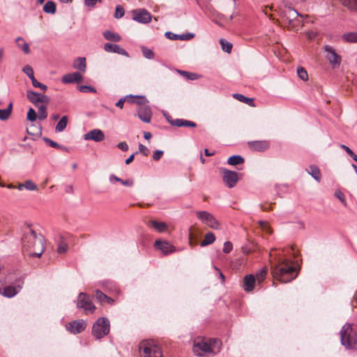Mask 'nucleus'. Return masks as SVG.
Instances as JSON below:
<instances>
[{
    "mask_svg": "<svg viewBox=\"0 0 357 357\" xmlns=\"http://www.w3.org/2000/svg\"><path fill=\"white\" fill-rule=\"evenodd\" d=\"M271 263V274L275 279L282 282H289L295 279L298 275L296 268L291 260L282 258L278 254Z\"/></svg>",
    "mask_w": 357,
    "mask_h": 357,
    "instance_id": "obj_1",
    "label": "nucleus"
},
{
    "mask_svg": "<svg viewBox=\"0 0 357 357\" xmlns=\"http://www.w3.org/2000/svg\"><path fill=\"white\" fill-rule=\"evenodd\" d=\"M221 342L218 339L197 337L194 340L193 352L198 356H207L220 351Z\"/></svg>",
    "mask_w": 357,
    "mask_h": 357,
    "instance_id": "obj_2",
    "label": "nucleus"
},
{
    "mask_svg": "<svg viewBox=\"0 0 357 357\" xmlns=\"http://www.w3.org/2000/svg\"><path fill=\"white\" fill-rule=\"evenodd\" d=\"M22 249L26 251L35 250L37 246H40L44 243V237L37 233L30 225H26L22 229V236L21 238Z\"/></svg>",
    "mask_w": 357,
    "mask_h": 357,
    "instance_id": "obj_3",
    "label": "nucleus"
},
{
    "mask_svg": "<svg viewBox=\"0 0 357 357\" xmlns=\"http://www.w3.org/2000/svg\"><path fill=\"white\" fill-rule=\"evenodd\" d=\"M341 344L347 349H357V333L349 324H344L340 331Z\"/></svg>",
    "mask_w": 357,
    "mask_h": 357,
    "instance_id": "obj_4",
    "label": "nucleus"
},
{
    "mask_svg": "<svg viewBox=\"0 0 357 357\" xmlns=\"http://www.w3.org/2000/svg\"><path fill=\"white\" fill-rule=\"evenodd\" d=\"M109 326L107 318H98L93 326L92 334L96 339H101L109 333Z\"/></svg>",
    "mask_w": 357,
    "mask_h": 357,
    "instance_id": "obj_5",
    "label": "nucleus"
},
{
    "mask_svg": "<svg viewBox=\"0 0 357 357\" xmlns=\"http://www.w3.org/2000/svg\"><path fill=\"white\" fill-rule=\"evenodd\" d=\"M77 307V308L83 309L86 314H93L96 309L90 296L84 292H81L78 295Z\"/></svg>",
    "mask_w": 357,
    "mask_h": 357,
    "instance_id": "obj_6",
    "label": "nucleus"
},
{
    "mask_svg": "<svg viewBox=\"0 0 357 357\" xmlns=\"http://www.w3.org/2000/svg\"><path fill=\"white\" fill-rule=\"evenodd\" d=\"M141 357H155L156 341L154 340H145L139 344Z\"/></svg>",
    "mask_w": 357,
    "mask_h": 357,
    "instance_id": "obj_7",
    "label": "nucleus"
},
{
    "mask_svg": "<svg viewBox=\"0 0 357 357\" xmlns=\"http://www.w3.org/2000/svg\"><path fill=\"white\" fill-rule=\"evenodd\" d=\"M24 276H21L15 280V285H9L0 289V294L7 298H13L22 289Z\"/></svg>",
    "mask_w": 357,
    "mask_h": 357,
    "instance_id": "obj_8",
    "label": "nucleus"
},
{
    "mask_svg": "<svg viewBox=\"0 0 357 357\" xmlns=\"http://www.w3.org/2000/svg\"><path fill=\"white\" fill-rule=\"evenodd\" d=\"M197 217L209 227L213 229H218L220 228V223L215 218V217L208 211H199L196 213Z\"/></svg>",
    "mask_w": 357,
    "mask_h": 357,
    "instance_id": "obj_9",
    "label": "nucleus"
},
{
    "mask_svg": "<svg viewBox=\"0 0 357 357\" xmlns=\"http://www.w3.org/2000/svg\"><path fill=\"white\" fill-rule=\"evenodd\" d=\"M284 17L288 20L289 25L292 27H297L301 24V20L298 17H302L294 8H287L283 12Z\"/></svg>",
    "mask_w": 357,
    "mask_h": 357,
    "instance_id": "obj_10",
    "label": "nucleus"
},
{
    "mask_svg": "<svg viewBox=\"0 0 357 357\" xmlns=\"http://www.w3.org/2000/svg\"><path fill=\"white\" fill-rule=\"evenodd\" d=\"M324 51L326 58L332 64L333 67H339L342 61V57L336 52L335 50L332 46L325 45Z\"/></svg>",
    "mask_w": 357,
    "mask_h": 357,
    "instance_id": "obj_11",
    "label": "nucleus"
},
{
    "mask_svg": "<svg viewBox=\"0 0 357 357\" xmlns=\"http://www.w3.org/2000/svg\"><path fill=\"white\" fill-rule=\"evenodd\" d=\"M26 96L29 100L37 107L38 106H40L38 105L39 103H45L47 105L50 100L47 96L31 90H28L26 91Z\"/></svg>",
    "mask_w": 357,
    "mask_h": 357,
    "instance_id": "obj_12",
    "label": "nucleus"
},
{
    "mask_svg": "<svg viewBox=\"0 0 357 357\" xmlns=\"http://www.w3.org/2000/svg\"><path fill=\"white\" fill-rule=\"evenodd\" d=\"M130 13L132 19L139 23L146 24L151 20V14L144 8L132 10Z\"/></svg>",
    "mask_w": 357,
    "mask_h": 357,
    "instance_id": "obj_13",
    "label": "nucleus"
},
{
    "mask_svg": "<svg viewBox=\"0 0 357 357\" xmlns=\"http://www.w3.org/2000/svg\"><path fill=\"white\" fill-rule=\"evenodd\" d=\"M163 115L165 117L166 120L172 126L192 128H195L197 126V124L193 121H190L183 119H173L171 115L167 112H163Z\"/></svg>",
    "mask_w": 357,
    "mask_h": 357,
    "instance_id": "obj_14",
    "label": "nucleus"
},
{
    "mask_svg": "<svg viewBox=\"0 0 357 357\" xmlns=\"http://www.w3.org/2000/svg\"><path fill=\"white\" fill-rule=\"evenodd\" d=\"M222 174V179L224 183L229 187H234L238 180L237 173L234 171H230L227 169H222L221 170Z\"/></svg>",
    "mask_w": 357,
    "mask_h": 357,
    "instance_id": "obj_15",
    "label": "nucleus"
},
{
    "mask_svg": "<svg viewBox=\"0 0 357 357\" xmlns=\"http://www.w3.org/2000/svg\"><path fill=\"white\" fill-rule=\"evenodd\" d=\"M86 326V322L82 319H79L68 323L66 328L70 333L73 334H78L84 331Z\"/></svg>",
    "mask_w": 357,
    "mask_h": 357,
    "instance_id": "obj_16",
    "label": "nucleus"
},
{
    "mask_svg": "<svg viewBox=\"0 0 357 357\" xmlns=\"http://www.w3.org/2000/svg\"><path fill=\"white\" fill-rule=\"evenodd\" d=\"M126 101L130 103H136L137 105H142L144 102V97L141 96L132 95L126 96L125 98H121L116 103V106L122 109Z\"/></svg>",
    "mask_w": 357,
    "mask_h": 357,
    "instance_id": "obj_17",
    "label": "nucleus"
},
{
    "mask_svg": "<svg viewBox=\"0 0 357 357\" xmlns=\"http://www.w3.org/2000/svg\"><path fill=\"white\" fill-rule=\"evenodd\" d=\"M105 134L100 129H93L84 135L85 140H93L96 142H100L105 139Z\"/></svg>",
    "mask_w": 357,
    "mask_h": 357,
    "instance_id": "obj_18",
    "label": "nucleus"
},
{
    "mask_svg": "<svg viewBox=\"0 0 357 357\" xmlns=\"http://www.w3.org/2000/svg\"><path fill=\"white\" fill-rule=\"evenodd\" d=\"M249 148L255 151H264L269 149L270 142L268 140H259L248 142Z\"/></svg>",
    "mask_w": 357,
    "mask_h": 357,
    "instance_id": "obj_19",
    "label": "nucleus"
},
{
    "mask_svg": "<svg viewBox=\"0 0 357 357\" xmlns=\"http://www.w3.org/2000/svg\"><path fill=\"white\" fill-rule=\"evenodd\" d=\"M145 102V101L144 102ZM138 116L139 118L145 123L150 122L151 117V112L150 108L145 105L144 103L142 105H138Z\"/></svg>",
    "mask_w": 357,
    "mask_h": 357,
    "instance_id": "obj_20",
    "label": "nucleus"
},
{
    "mask_svg": "<svg viewBox=\"0 0 357 357\" xmlns=\"http://www.w3.org/2000/svg\"><path fill=\"white\" fill-rule=\"evenodd\" d=\"M158 250H160L164 255L173 253L175 251V247L167 241L158 239Z\"/></svg>",
    "mask_w": 357,
    "mask_h": 357,
    "instance_id": "obj_21",
    "label": "nucleus"
},
{
    "mask_svg": "<svg viewBox=\"0 0 357 357\" xmlns=\"http://www.w3.org/2000/svg\"><path fill=\"white\" fill-rule=\"evenodd\" d=\"M103 49L107 52L116 53L126 56H129L126 50L116 44L107 43L104 45Z\"/></svg>",
    "mask_w": 357,
    "mask_h": 357,
    "instance_id": "obj_22",
    "label": "nucleus"
},
{
    "mask_svg": "<svg viewBox=\"0 0 357 357\" xmlns=\"http://www.w3.org/2000/svg\"><path fill=\"white\" fill-rule=\"evenodd\" d=\"M83 76L79 72L68 73L62 77L61 81L64 84L79 83L82 81Z\"/></svg>",
    "mask_w": 357,
    "mask_h": 357,
    "instance_id": "obj_23",
    "label": "nucleus"
},
{
    "mask_svg": "<svg viewBox=\"0 0 357 357\" xmlns=\"http://www.w3.org/2000/svg\"><path fill=\"white\" fill-rule=\"evenodd\" d=\"M165 37L169 40H189L194 38L195 35L191 33H187L184 34H176L170 31H167L165 34Z\"/></svg>",
    "mask_w": 357,
    "mask_h": 357,
    "instance_id": "obj_24",
    "label": "nucleus"
},
{
    "mask_svg": "<svg viewBox=\"0 0 357 357\" xmlns=\"http://www.w3.org/2000/svg\"><path fill=\"white\" fill-rule=\"evenodd\" d=\"M255 277L253 275H247L243 280V289L245 291H251L253 290L255 284Z\"/></svg>",
    "mask_w": 357,
    "mask_h": 357,
    "instance_id": "obj_25",
    "label": "nucleus"
},
{
    "mask_svg": "<svg viewBox=\"0 0 357 357\" xmlns=\"http://www.w3.org/2000/svg\"><path fill=\"white\" fill-rule=\"evenodd\" d=\"M73 66L75 69L84 73L86 68V59L84 57H78L74 61Z\"/></svg>",
    "mask_w": 357,
    "mask_h": 357,
    "instance_id": "obj_26",
    "label": "nucleus"
},
{
    "mask_svg": "<svg viewBox=\"0 0 357 357\" xmlns=\"http://www.w3.org/2000/svg\"><path fill=\"white\" fill-rule=\"evenodd\" d=\"M308 174H310L317 182H320L321 174L319 167L314 165L309 166V169L307 170Z\"/></svg>",
    "mask_w": 357,
    "mask_h": 357,
    "instance_id": "obj_27",
    "label": "nucleus"
},
{
    "mask_svg": "<svg viewBox=\"0 0 357 357\" xmlns=\"http://www.w3.org/2000/svg\"><path fill=\"white\" fill-rule=\"evenodd\" d=\"M103 36L106 40L112 42H119L121 40V37L119 33L112 32L109 30L103 32Z\"/></svg>",
    "mask_w": 357,
    "mask_h": 357,
    "instance_id": "obj_28",
    "label": "nucleus"
},
{
    "mask_svg": "<svg viewBox=\"0 0 357 357\" xmlns=\"http://www.w3.org/2000/svg\"><path fill=\"white\" fill-rule=\"evenodd\" d=\"M233 97L238 101L244 102L249 106L255 107L254 100L252 98L245 97V96L240 93H234Z\"/></svg>",
    "mask_w": 357,
    "mask_h": 357,
    "instance_id": "obj_29",
    "label": "nucleus"
},
{
    "mask_svg": "<svg viewBox=\"0 0 357 357\" xmlns=\"http://www.w3.org/2000/svg\"><path fill=\"white\" fill-rule=\"evenodd\" d=\"M68 120V119L67 116H63L59 120V121L57 123L55 127V131L56 132H63L67 126Z\"/></svg>",
    "mask_w": 357,
    "mask_h": 357,
    "instance_id": "obj_30",
    "label": "nucleus"
},
{
    "mask_svg": "<svg viewBox=\"0 0 357 357\" xmlns=\"http://www.w3.org/2000/svg\"><path fill=\"white\" fill-rule=\"evenodd\" d=\"M215 241V234L213 232H208L207 234H206L204 240L201 241L200 245L202 247H204L208 245L212 244Z\"/></svg>",
    "mask_w": 357,
    "mask_h": 357,
    "instance_id": "obj_31",
    "label": "nucleus"
},
{
    "mask_svg": "<svg viewBox=\"0 0 357 357\" xmlns=\"http://www.w3.org/2000/svg\"><path fill=\"white\" fill-rule=\"evenodd\" d=\"M56 10V3L52 1H48L43 6V11L48 14H54Z\"/></svg>",
    "mask_w": 357,
    "mask_h": 357,
    "instance_id": "obj_32",
    "label": "nucleus"
},
{
    "mask_svg": "<svg viewBox=\"0 0 357 357\" xmlns=\"http://www.w3.org/2000/svg\"><path fill=\"white\" fill-rule=\"evenodd\" d=\"M341 2L351 11L357 12V0H341Z\"/></svg>",
    "mask_w": 357,
    "mask_h": 357,
    "instance_id": "obj_33",
    "label": "nucleus"
},
{
    "mask_svg": "<svg viewBox=\"0 0 357 357\" xmlns=\"http://www.w3.org/2000/svg\"><path fill=\"white\" fill-rule=\"evenodd\" d=\"M244 162V158L239 155H232L229 157L227 160L228 164L233 166L243 164Z\"/></svg>",
    "mask_w": 357,
    "mask_h": 357,
    "instance_id": "obj_34",
    "label": "nucleus"
},
{
    "mask_svg": "<svg viewBox=\"0 0 357 357\" xmlns=\"http://www.w3.org/2000/svg\"><path fill=\"white\" fill-rule=\"evenodd\" d=\"M177 72L186 79L195 80L197 79L200 75L197 73H190L185 70H178Z\"/></svg>",
    "mask_w": 357,
    "mask_h": 357,
    "instance_id": "obj_35",
    "label": "nucleus"
},
{
    "mask_svg": "<svg viewBox=\"0 0 357 357\" xmlns=\"http://www.w3.org/2000/svg\"><path fill=\"white\" fill-rule=\"evenodd\" d=\"M342 39L347 43H357V32H349L342 36Z\"/></svg>",
    "mask_w": 357,
    "mask_h": 357,
    "instance_id": "obj_36",
    "label": "nucleus"
},
{
    "mask_svg": "<svg viewBox=\"0 0 357 357\" xmlns=\"http://www.w3.org/2000/svg\"><path fill=\"white\" fill-rule=\"evenodd\" d=\"M12 103H10L6 109H0V120L6 121L9 118L12 112Z\"/></svg>",
    "mask_w": 357,
    "mask_h": 357,
    "instance_id": "obj_37",
    "label": "nucleus"
},
{
    "mask_svg": "<svg viewBox=\"0 0 357 357\" xmlns=\"http://www.w3.org/2000/svg\"><path fill=\"white\" fill-rule=\"evenodd\" d=\"M38 119L43 121L47 116V106L45 105H40L38 106Z\"/></svg>",
    "mask_w": 357,
    "mask_h": 357,
    "instance_id": "obj_38",
    "label": "nucleus"
},
{
    "mask_svg": "<svg viewBox=\"0 0 357 357\" xmlns=\"http://www.w3.org/2000/svg\"><path fill=\"white\" fill-rule=\"evenodd\" d=\"M220 44L221 45L222 50L227 53H230L232 49V44L226 40L221 38L220 40Z\"/></svg>",
    "mask_w": 357,
    "mask_h": 357,
    "instance_id": "obj_39",
    "label": "nucleus"
},
{
    "mask_svg": "<svg viewBox=\"0 0 357 357\" xmlns=\"http://www.w3.org/2000/svg\"><path fill=\"white\" fill-rule=\"evenodd\" d=\"M44 250H45L44 243H42L41 247L37 246L36 250L29 251V255L31 257H40L42 255V254L43 253Z\"/></svg>",
    "mask_w": 357,
    "mask_h": 357,
    "instance_id": "obj_40",
    "label": "nucleus"
},
{
    "mask_svg": "<svg viewBox=\"0 0 357 357\" xmlns=\"http://www.w3.org/2000/svg\"><path fill=\"white\" fill-rule=\"evenodd\" d=\"M68 248V244L66 243L64 238L61 236L57 248V252L59 254H63L67 251Z\"/></svg>",
    "mask_w": 357,
    "mask_h": 357,
    "instance_id": "obj_41",
    "label": "nucleus"
},
{
    "mask_svg": "<svg viewBox=\"0 0 357 357\" xmlns=\"http://www.w3.org/2000/svg\"><path fill=\"white\" fill-rule=\"evenodd\" d=\"M78 90L82 93H96V89L91 86L87 85H81L78 86Z\"/></svg>",
    "mask_w": 357,
    "mask_h": 357,
    "instance_id": "obj_42",
    "label": "nucleus"
},
{
    "mask_svg": "<svg viewBox=\"0 0 357 357\" xmlns=\"http://www.w3.org/2000/svg\"><path fill=\"white\" fill-rule=\"evenodd\" d=\"M142 52L145 58L149 59L154 58L155 54L153 50L143 46L142 47Z\"/></svg>",
    "mask_w": 357,
    "mask_h": 357,
    "instance_id": "obj_43",
    "label": "nucleus"
},
{
    "mask_svg": "<svg viewBox=\"0 0 357 357\" xmlns=\"http://www.w3.org/2000/svg\"><path fill=\"white\" fill-rule=\"evenodd\" d=\"M298 76L303 81L308 79V75L306 70L303 67H299L297 69Z\"/></svg>",
    "mask_w": 357,
    "mask_h": 357,
    "instance_id": "obj_44",
    "label": "nucleus"
},
{
    "mask_svg": "<svg viewBox=\"0 0 357 357\" xmlns=\"http://www.w3.org/2000/svg\"><path fill=\"white\" fill-rule=\"evenodd\" d=\"M22 71L30 78L31 80L34 79L33 70L29 65H26L22 68Z\"/></svg>",
    "mask_w": 357,
    "mask_h": 357,
    "instance_id": "obj_45",
    "label": "nucleus"
},
{
    "mask_svg": "<svg viewBox=\"0 0 357 357\" xmlns=\"http://www.w3.org/2000/svg\"><path fill=\"white\" fill-rule=\"evenodd\" d=\"M95 296L98 302L103 303H105L107 296L102 293L100 290L98 289L96 291Z\"/></svg>",
    "mask_w": 357,
    "mask_h": 357,
    "instance_id": "obj_46",
    "label": "nucleus"
},
{
    "mask_svg": "<svg viewBox=\"0 0 357 357\" xmlns=\"http://www.w3.org/2000/svg\"><path fill=\"white\" fill-rule=\"evenodd\" d=\"M341 149L344 150L346 153L351 156L356 162H357V155H356L354 151L347 146L341 144L340 145Z\"/></svg>",
    "mask_w": 357,
    "mask_h": 357,
    "instance_id": "obj_47",
    "label": "nucleus"
},
{
    "mask_svg": "<svg viewBox=\"0 0 357 357\" xmlns=\"http://www.w3.org/2000/svg\"><path fill=\"white\" fill-rule=\"evenodd\" d=\"M38 118L36 111L33 108H29L27 112V119L31 122H33Z\"/></svg>",
    "mask_w": 357,
    "mask_h": 357,
    "instance_id": "obj_48",
    "label": "nucleus"
},
{
    "mask_svg": "<svg viewBox=\"0 0 357 357\" xmlns=\"http://www.w3.org/2000/svg\"><path fill=\"white\" fill-rule=\"evenodd\" d=\"M32 85L36 88L40 89L43 91H45L47 89V86L45 84H43L38 82L36 78L32 79L31 80Z\"/></svg>",
    "mask_w": 357,
    "mask_h": 357,
    "instance_id": "obj_49",
    "label": "nucleus"
},
{
    "mask_svg": "<svg viewBox=\"0 0 357 357\" xmlns=\"http://www.w3.org/2000/svg\"><path fill=\"white\" fill-rule=\"evenodd\" d=\"M335 197L338 199L344 206H347V202L344 193L341 190L335 192Z\"/></svg>",
    "mask_w": 357,
    "mask_h": 357,
    "instance_id": "obj_50",
    "label": "nucleus"
},
{
    "mask_svg": "<svg viewBox=\"0 0 357 357\" xmlns=\"http://www.w3.org/2000/svg\"><path fill=\"white\" fill-rule=\"evenodd\" d=\"M24 188L29 190H37V185L31 181L27 180L24 183Z\"/></svg>",
    "mask_w": 357,
    "mask_h": 357,
    "instance_id": "obj_51",
    "label": "nucleus"
},
{
    "mask_svg": "<svg viewBox=\"0 0 357 357\" xmlns=\"http://www.w3.org/2000/svg\"><path fill=\"white\" fill-rule=\"evenodd\" d=\"M125 11L122 6H116L115 9L114 17L116 18H121L124 15Z\"/></svg>",
    "mask_w": 357,
    "mask_h": 357,
    "instance_id": "obj_52",
    "label": "nucleus"
},
{
    "mask_svg": "<svg viewBox=\"0 0 357 357\" xmlns=\"http://www.w3.org/2000/svg\"><path fill=\"white\" fill-rule=\"evenodd\" d=\"M266 274H267L266 268H263L257 274V279L259 281V282L263 281L265 279Z\"/></svg>",
    "mask_w": 357,
    "mask_h": 357,
    "instance_id": "obj_53",
    "label": "nucleus"
},
{
    "mask_svg": "<svg viewBox=\"0 0 357 357\" xmlns=\"http://www.w3.org/2000/svg\"><path fill=\"white\" fill-rule=\"evenodd\" d=\"M18 47L20 48L25 54L30 53L29 45L25 40H24L22 44H18Z\"/></svg>",
    "mask_w": 357,
    "mask_h": 357,
    "instance_id": "obj_54",
    "label": "nucleus"
},
{
    "mask_svg": "<svg viewBox=\"0 0 357 357\" xmlns=\"http://www.w3.org/2000/svg\"><path fill=\"white\" fill-rule=\"evenodd\" d=\"M43 140L47 144H48L51 147L56 148V149H59L61 147V146L58 143L54 142L53 140H52L47 137H43Z\"/></svg>",
    "mask_w": 357,
    "mask_h": 357,
    "instance_id": "obj_55",
    "label": "nucleus"
},
{
    "mask_svg": "<svg viewBox=\"0 0 357 357\" xmlns=\"http://www.w3.org/2000/svg\"><path fill=\"white\" fill-rule=\"evenodd\" d=\"M167 229V225L165 222H158V225H157V230H158V233H161V232H164V231H166Z\"/></svg>",
    "mask_w": 357,
    "mask_h": 357,
    "instance_id": "obj_56",
    "label": "nucleus"
},
{
    "mask_svg": "<svg viewBox=\"0 0 357 357\" xmlns=\"http://www.w3.org/2000/svg\"><path fill=\"white\" fill-rule=\"evenodd\" d=\"M233 249V245L230 241H227L224 243L222 249L223 252L227 254L229 253Z\"/></svg>",
    "mask_w": 357,
    "mask_h": 357,
    "instance_id": "obj_57",
    "label": "nucleus"
},
{
    "mask_svg": "<svg viewBox=\"0 0 357 357\" xmlns=\"http://www.w3.org/2000/svg\"><path fill=\"white\" fill-rule=\"evenodd\" d=\"M139 150L140 153L145 156L148 155L150 152L149 149L146 146L141 144L139 145Z\"/></svg>",
    "mask_w": 357,
    "mask_h": 357,
    "instance_id": "obj_58",
    "label": "nucleus"
},
{
    "mask_svg": "<svg viewBox=\"0 0 357 357\" xmlns=\"http://www.w3.org/2000/svg\"><path fill=\"white\" fill-rule=\"evenodd\" d=\"M117 147L123 151H126L128 150V145L126 142H119L117 144Z\"/></svg>",
    "mask_w": 357,
    "mask_h": 357,
    "instance_id": "obj_59",
    "label": "nucleus"
},
{
    "mask_svg": "<svg viewBox=\"0 0 357 357\" xmlns=\"http://www.w3.org/2000/svg\"><path fill=\"white\" fill-rule=\"evenodd\" d=\"M122 185L125 186L131 187L134 184V181L132 178H128L126 180L121 179V181L120 182Z\"/></svg>",
    "mask_w": 357,
    "mask_h": 357,
    "instance_id": "obj_60",
    "label": "nucleus"
},
{
    "mask_svg": "<svg viewBox=\"0 0 357 357\" xmlns=\"http://www.w3.org/2000/svg\"><path fill=\"white\" fill-rule=\"evenodd\" d=\"M102 0H84V3L88 7H93L98 1L100 2Z\"/></svg>",
    "mask_w": 357,
    "mask_h": 357,
    "instance_id": "obj_61",
    "label": "nucleus"
},
{
    "mask_svg": "<svg viewBox=\"0 0 357 357\" xmlns=\"http://www.w3.org/2000/svg\"><path fill=\"white\" fill-rule=\"evenodd\" d=\"M109 181L111 183H112L114 181H117V182H121V178L117 177L114 174H111L109 176Z\"/></svg>",
    "mask_w": 357,
    "mask_h": 357,
    "instance_id": "obj_62",
    "label": "nucleus"
},
{
    "mask_svg": "<svg viewBox=\"0 0 357 357\" xmlns=\"http://www.w3.org/2000/svg\"><path fill=\"white\" fill-rule=\"evenodd\" d=\"M137 153V152H136L135 153H133L131 155H130L126 160V165H129L130 163H131L134 158H135V155Z\"/></svg>",
    "mask_w": 357,
    "mask_h": 357,
    "instance_id": "obj_63",
    "label": "nucleus"
},
{
    "mask_svg": "<svg viewBox=\"0 0 357 357\" xmlns=\"http://www.w3.org/2000/svg\"><path fill=\"white\" fill-rule=\"evenodd\" d=\"M261 229L268 234H271L273 232L271 228L268 226V224H266V227L264 226Z\"/></svg>",
    "mask_w": 357,
    "mask_h": 357,
    "instance_id": "obj_64",
    "label": "nucleus"
}]
</instances>
